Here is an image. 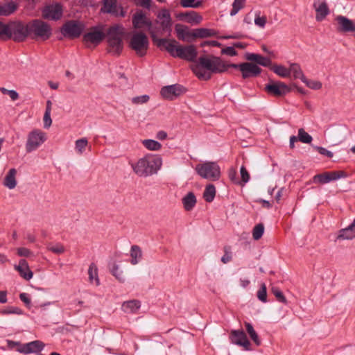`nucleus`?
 <instances>
[{
  "instance_id": "1",
  "label": "nucleus",
  "mask_w": 355,
  "mask_h": 355,
  "mask_svg": "<svg viewBox=\"0 0 355 355\" xmlns=\"http://www.w3.org/2000/svg\"><path fill=\"white\" fill-rule=\"evenodd\" d=\"M162 158L158 155H146L132 164L134 172L141 177H148L155 174L161 168Z\"/></svg>"
},
{
  "instance_id": "2",
  "label": "nucleus",
  "mask_w": 355,
  "mask_h": 355,
  "mask_svg": "<svg viewBox=\"0 0 355 355\" xmlns=\"http://www.w3.org/2000/svg\"><path fill=\"white\" fill-rule=\"evenodd\" d=\"M125 29L122 25L116 24L111 26L107 31V40L109 51L114 55H119L123 50V39Z\"/></svg>"
},
{
  "instance_id": "3",
  "label": "nucleus",
  "mask_w": 355,
  "mask_h": 355,
  "mask_svg": "<svg viewBox=\"0 0 355 355\" xmlns=\"http://www.w3.org/2000/svg\"><path fill=\"white\" fill-rule=\"evenodd\" d=\"M29 35L28 24H24L21 21H12L8 24H3V37L12 39L15 42H22Z\"/></svg>"
},
{
  "instance_id": "4",
  "label": "nucleus",
  "mask_w": 355,
  "mask_h": 355,
  "mask_svg": "<svg viewBox=\"0 0 355 355\" xmlns=\"http://www.w3.org/2000/svg\"><path fill=\"white\" fill-rule=\"evenodd\" d=\"M202 67L205 68L208 79L212 74L222 73L229 69V63L225 62L219 57L216 56H201L198 58Z\"/></svg>"
},
{
  "instance_id": "5",
  "label": "nucleus",
  "mask_w": 355,
  "mask_h": 355,
  "mask_svg": "<svg viewBox=\"0 0 355 355\" xmlns=\"http://www.w3.org/2000/svg\"><path fill=\"white\" fill-rule=\"evenodd\" d=\"M156 32L154 36H152L153 40H155L157 36L162 35L164 33L170 34L172 31V20L170 12L167 9H162L157 15V19L155 24H153Z\"/></svg>"
},
{
  "instance_id": "6",
  "label": "nucleus",
  "mask_w": 355,
  "mask_h": 355,
  "mask_svg": "<svg viewBox=\"0 0 355 355\" xmlns=\"http://www.w3.org/2000/svg\"><path fill=\"white\" fill-rule=\"evenodd\" d=\"M289 66V77H293L294 79L300 80L309 89H321L322 85L320 81L318 80L309 79L304 75V73L297 62H288Z\"/></svg>"
},
{
  "instance_id": "7",
  "label": "nucleus",
  "mask_w": 355,
  "mask_h": 355,
  "mask_svg": "<svg viewBox=\"0 0 355 355\" xmlns=\"http://www.w3.org/2000/svg\"><path fill=\"white\" fill-rule=\"evenodd\" d=\"M196 171L202 178L211 181L218 180L220 178V166L215 162L198 164L196 165Z\"/></svg>"
},
{
  "instance_id": "8",
  "label": "nucleus",
  "mask_w": 355,
  "mask_h": 355,
  "mask_svg": "<svg viewBox=\"0 0 355 355\" xmlns=\"http://www.w3.org/2000/svg\"><path fill=\"white\" fill-rule=\"evenodd\" d=\"M30 35H33L34 38H40L46 40L50 37L52 33L51 27L44 21L35 19L28 23Z\"/></svg>"
},
{
  "instance_id": "9",
  "label": "nucleus",
  "mask_w": 355,
  "mask_h": 355,
  "mask_svg": "<svg viewBox=\"0 0 355 355\" xmlns=\"http://www.w3.org/2000/svg\"><path fill=\"white\" fill-rule=\"evenodd\" d=\"M130 47L140 56L146 55L149 41L146 34L141 32L133 33L130 42Z\"/></svg>"
},
{
  "instance_id": "10",
  "label": "nucleus",
  "mask_w": 355,
  "mask_h": 355,
  "mask_svg": "<svg viewBox=\"0 0 355 355\" xmlns=\"http://www.w3.org/2000/svg\"><path fill=\"white\" fill-rule=\"evenodd\" d=\"M46 135L40 130H33L28 135L26 151L30 153L37 150L45 141Z\"/></svg>"
},
{
  "instance_id": "11",
  "label": "nucleus",
  "mask_w": 355,
  "mask_h": 355,
  "mask_svg": "<svg viewBox=\"0 0 355 355\" xmlns=\"http://www.w3.org/2000/svg\"><path fill=\"white\" fill-rule=\"evenodd\" d=\"M85 28V25L79 21H69L65 23L61 29V33L64 37L75 38L80 35Z\"/></svg>"
},
{
  "instance_id": "12",
  "label": "nucleus",
  "mask_w": 355,
  "mask_h": 355,
  "mask_svg": "<svg viewBox=\"0 0 355 355\" xmlns=\"http://www.w3.org/2000/svg\"><path fill=\"white\" fill-rule=\"evenodd\" d=\"M347 173L344 171H334L317 174L313 177V181L315 183L318 182L324 184L331 181H336L340 178H347Z\"/></svg>"
},
{
  "instance_id": "13",
  "label": "nucleus",
  "mask_w": 355,
  "mask_h": 355,
  "mask_svg": "<svg viewBox=\"0 0 355 355\" xmlns=\"http://www.w3.org/2000/svg\"><path fill=\"white\" fill-rule=\"evenodd\" d=\"M239 69L244 78L256 77L261 72V69L255 64L244 62L242 64H229V69Z\"/></svg>"
},
{
  "instance_id": "14",
  "label": "nucleus",
  "mask_w": 355,
  "mask_h": 355,
  "mask_svg": "<svg viewBox=\"0 0 355 355\" xmlns=\"http://www.w3.org/2000/svg\"><path fill=\"white\" fill-rule=\"evenodd\" d=\"M132 25L135 29H141L146 27L151 37L154 36L156 32L155 28H153L152 21L142 11H139L134 14L132 16Z\"/></svg>"
},
{
  "instance_id": "15",
  "label": "nucleus",
  "mask_w": 355,
  "mask_h": 355,
  "mask_svg": "<svg viewBox=\"0 0 355 355\" xmlns=\"http://www.w3.org/2000/svg\"><path fill=\"white\" fill-rule=\"evenodd\" d=\"M230 340L232 343L243 347L245 350L250 351V342L248 340L246 334L242 329L232 330L230 334Z\"/></svg>"
},
{
  "instance_id": "16",
  "label": "nucleus",
  "mask_w": 355,
  "mask_h": 355,
  "mask_svg": "<svg viewBox=\"0 0 355 355\" xmlns=\"http://www.w3.org/2000/svg\"><path fill=\"white\" fill-rule=\"evenodd\" d=\"M62 7L60 3H55L46 6L42 10L44 18L51 20H58L62 15Z\"/></svg>"
},
{
  "instance_id": "17",
  "label": "nucleus",
  "mask_w": 355,
  "mask_h": 355,
  "mask_svg": "<svg viewBox=\"0 0 355 355\" xmlns=\"http://www.w3.org/2000/svg\"><path fill=\"white\" fill-rule=\"evenodd\" d=\"M45 347L44 343L39 340H33L27 343H22L21 348L18 349V352L23 354H29L32 353L40 354Z\"/></svg>"
},
{
  "instance_id": "18",
  "label": "nucleus",
  "mask_w": 355,
  "mask_h": 355,
  "mask_svg": "<svg viewBox=\"0 0 355 355\" xmlns=\"http://www.w3.org/2000/svg\"><path fill=\"white\" fill-rule=\"evenodd\" d=\"M153 41L156 42L158 47L164 49L172 56H177L180 45L178 44V42L175 40H170L168 39L157 37L155 39V40Z\"/></svg>"
},
{
  "instance_id": "19",
  "label": "nucleus",
  "mask_w": 355,
  "mask_h": 355,
  "mask_svg": "<svg viewBox=\"0 0 355 355\" xmlns=\"http://www.w3.org/2000/svg\"><path fill=\"white\" fill-rule=\"evenodd\" d=\"M105 34L101 28L94 27L89 32L84 35L83 39L87 44L90 43L96 45L103 40Z\"/></svg>"
},
{
  "instance_id": "20",
  "label": "nucleus",
  "mask_w": 355,
  "mask_h": 355,
  "mask_svg": "<svg viewBox=\"0 0 355 355\" xmlns=\"http://www.w3.org/2000/svg\"><path fill=\"white\" fill-rule=\"evenodd\" d=\"M313 8L316 12L315 19L322 21L329 14V9L325 0H314Z\"/></svg>"
},
{
  "instance_id": "21",
  "label": "nucleus",
  "mask_w": 355,
  "mask_h": 355,
  "mask_svg": "<svg viewBox=\"0 0 355 355\" xmlns=\"http://www.w3.org/2000/svg\"><path fill=\"white\" fill-rule=\"evenodd\" d=\"M338 24V30L341 32H354L355 33V24L349 18L338 15L335 18Z\"/></svg>"
},
{
  "instance_id": "22",
  "label": "nucleus",
  "mask_w": 355,
  "mask_h": 355,
  "mask_svg": "<svg viewBox=\"0 0 355 355\" xmlns=\"http://www.w3.org/2000/svg\"><path fill=\"white\" fill-rule=\"evenodd\" d=\"M117 0H103V6L101 8V12L104 13H110L116 16L125 17V12L121 8L118 11L116 6Z\"/></svg>"
},
{
  "instance_id": "23",
  "label": "nucleus",
  "mask_w": 355,
  "mask_h": 355,
  "mask_svg": "<svg viewBox=\"0 0 355 355\" xmlns=\"http://www.w3.org/2000/svg\"><path fill=\"white\" fill-rule=\"evenodd\" d=\"M197 56V51L194 46L190 45L187 46H180L177 54L178 58H180L189 61H195Z\"/></svg>"
},
{
  "instance_id": "24",
  "label": "nucleus",
  "mask_w": 355,
  "mask_h": 355,
  "mask_svg": "<svg viewBox=\"0 0 355 355\" xmlns=\"http://www.w3.org/2000/svg\"><path fill=\"white\" fill-rule=\"evenodd\" d=\"M15 269L19 272L20 276L26 280H30L33 276V272L29 268L28 262L26 259H21L19 261V265H15Z\"/></svg>"
},
{
  "instance_id": "25",
  "label": "nucleus",
  "mask_w": 355,
  "mask_h": 355,
  "mask_svg": "<svg viewBox=\"0 0 355 355\" xmlns=\"http://www.w3.org/2000/svg\"><path fill=\"white\" fill-rule=\"evenodd\" d=\"M19 299L21 302H23L24 303L25 306L29 309L31 308L32 306H34L35 308H36V309L41 308L42 309H45V306L54 303V302H51L41 303V302H40L39 300H35L33 304L31 302V300L30 298L29 294H28L26 293H21L19 294Z\"/></svg>"
},
{
  "instance_id": "26",
  "label": "nucleus",
  "mask_w": 355,
  "mask_h": 355,
  "mask_svg": "<svg viewBox=\"0 0 355 355\" xmlns=\"http://www.w3.org/2000/svg\"><path fill=\"white\" fill-rule=\"evenodd\" d=\"M245 58L248 61L254 62L257 64L265 67H270L272 64V62L270 58L263 57L257 53H246L245 54Z\"/></svg>"
},
{
  "instance_id": "27",
  "label": "nucleus",
  "mask_w": 355,
  "mask_h": 355,
  "mask_svg": "<svg viewBox=\"0 0 355 355\" xmlns=\"http://www.w3.org/2000/svg\"><path fill=\"white\" fill-rule=\"evenodd\" d=\"M355 238V218L347 227L338 231L336 240H351Z\"/></svg>"
},
{
  "instance_id": "28",
  "label": "nucleus",
  "mask_w": 355,
  "mask_h": 355,
  "mask_svg": "<svg viewBox=\"0 0 355 355\" xmlns=\"http://www.w3.org/2000/svg\"><path fill=\"white\" fill-rule=\"evenodd\" d=\"M175 32L178 37L183 41L191 42L194 37H193V31L190 32L188 28L182 24H176L175 27Z\"/></svg>"
},
{
  "instance_id": "29",
  "label": "nucleus",
  "mask_w": 355,
  "mask_h": 355,
  "mask_svg": "<svg viewBox=\"0 0 355 355\" xmlns=\"http://www.w3.org/2000/svg\"><path fill=\"white\" fill-rule=\"evenodd\" d=\"M191 69L193 73L200 80H207L208 79L207 73L206 69L201 64L200 62L198 59L193 61L191 64Z\"/></svg>"
},
{
  "instance_id": "30",
  "label": "nucleus",
  "mask_w": 355,
  "mask_h": 355,
  "mask_svg": "<svg viewBox=\"0 0 355 355\" xmlns=\"http://www.w3.org/2000/svg\"><path fill=\"white\" fill-rule=\"evenodd\" d=\"M182 202L184 209L187 211H190L193 209L196 203L197 199L193 192H188L182 199Z\"/></svg>"
},
{
  "instance_id": "31",
  "label": "nucleus",
  "mask_w": 355,
  "mask_h": 355,
  "mask_svg": "<svg viewBox=\"0 0 355 355\" xmlns=\"http://www.w3.org/2000/svg\"><path fill=\"white\" fill-rule=\"evenodd\" d=\"M270 70L275 73L277 76L283 78H288L289 77V66L288 67L282 64H272L270 67Z\"/></svg>"
},
{
  "instance_id": "32",
  "label": "nucleus",
  "mask_w": 355,
  "mask_h": 355,
  "mask_svg": "<svg viewBox=\"0 0 355 355\" xmlns=\"http://www.w3.org/2000/svg\"><path fill=\"white\" fill-rule=\"evenodd\" d=\"M141 307V302L137 300H132L127 302H124L122 304V310L128 313H135Z\"/></svg>"
},
{
  "instance_id": "33",
  "label": "nucleus",
  "mask_w": 355,
  "mask_h": 355,
  "mask_svg": "<svg viewBox=\"0 0 355 355\" xmlns=\"http://www.w3.org/2000/svg\"><path fill=\"white\" fill-rule=\"evenodd\" d=\"M16 173L17 170L15 168H10L6 175L3 180V185L9 189H13L17 185V180L15 178Z\"/></svg>"
},
{
  "instance_id": "34",
  "label": "nucleus",
  "mask_w": 355,
  "mask_h": 355,
  "mask_svg": "<svg viewBox=\"0 0 355 355\" xmlns=\"http://www.w3.org/2000/svg\"><path fill=\"white\" fill-rule=\"evenodd\" d=\"M187 90H160L162 97L168 101H174L182 96Z\"/></svg>"
},
{
  "instance_id": "35",
  "label": "nucleus",
  "mask_w": 355,
  "mask_h": 355,
  "mask_svg": "<svg viewBox=\"0 0 355 355\" xmlns=\"http://www.w3.org/2000/svg\"><path fill=\"white\" fill-rule=\"evenodd\" d=\"M17 9L15 3L10 1L0 5V15L8 16L13 13Z\"/></svg>"
},
{
  "instance_id": "36",
  "label": "nucleus",
  "mask_w": 355,
  "mask_h": 355,
  "mask_svg": "<svg viewBox=\"0 0 355 355\" xmlns=\"http://www.w3.org/2000/svg\"><path fill=\"white\" fill-rule=\"evenodd\" d=\"M245 327L247 333L248 334L250 338L252 340V341L255 343L257 346H259L261 344V341L254 330L252 324L249 322H245Z\"/></svg>"
},
{
  "instance_id": "37",
  "label": "nucleus",
  "mask_w": 355,
  "mask_h": 355,
  "mask_svg": "<svg viewBox=\"0 0 355 355\" xmlns=\"http://www.w3.org/2000/svg\"><path fill=\"white\" fill-rule=\"evenodd\" d=\"M130 263L133 265L138 263L142 257V252L141 248L137 245H134L131 247L130 250Z\"/></svg>"
},
{
  "instance_id": "38",
  "label": "nucleus",
  "mask_w": 355,
  "mask_h": 355,
  "mask_svg": "<svg viewBox=\"0 0 355 355\" xmlns=\"http://www.w3.org/2000/svg\"><path fill=\"white\" fill-rule=\"evenodd\" d=\"M216 196V187L214 184H209L206 186L203 192V198L207 202H211Z\"/></svg>"
},
{
  "instance_id": "39",
  "label": "nucleus",
  "mask_w": 355,
  "mask_h": 355,
  "mask_svg": "<svg viewBox=\"0 0 355 355\" xmlns=\"http://www.w3.org/2000/svg\"><path fill=\"white\" fill-rule=\"evenodd\" d=\"M109 269L113 276L116 277L120 282H124L125 277L123 271L119 270V266L115 263L109 264Z\"/></svg>"
},
{
  "instance_id": "40",
  "label": "nucleus",
  "mask_w": 355,
  "mask_h": 355,
  "mask_svg": "<svg viewBox=\"0 0 355 355\" xmlns=\"http://www.w3.org/2000/svg\"><path fill=\"white\" fill-rule=\"evenodd\" d=\"M216 35V31L208 28H198L193 31V37L204 38Z\"/></svg>"
},
{
  "instance_id": "41",
  "label": "nucleus",
  "mask_w": 355,
  "mask_h": 355,
  "mask_svg": "<svg viewBox=\"0 0 355 355\" xmlns=\"http://www.w3.org/2000/svg\"><path fill=\"white\" fill-rule=\"evenodd\" d=\"M10 314L23 315L24 311L17 306H8L5 309H0V315H7Z\"/></svg>"
},
{
  "instance_id": "42",
  "label": "nucleus",
  "mask_w": 355,
  "mask_h": 355,
  "mask_svg": "<svg viewBox=\"0 0 355 355\" xmlns=\"http://www.w3.org/2000/svg\"><path fill=\"white\" fill-rule=\"evenodd\" d=\"M142 144L150 150H158L162 148L161 144L153 139H144L142 141Z\"/></svg>"
},
{
  "instance_id": "43",
  "label": "nucleus",
  "mask_w": 355,
  "mask_h": 355,
  "mask_svg": "<svg viewBox=\"0 0 355 355\" xmlns=\"http://www.w3.org/2000/svg\"><path fill=\"white\" fill-rule=\"evenodd\" d=\"M46 248L48 250L52 252L55 254H61L64 253L65 251L64 245L60 243H56L55 244L51 243H49Z\"/></svg>"
},
{
  "instance_id": "44",
  "label": "nucleus",
  "mask_w": 355,
  "mask_h": 355,
  "mask_svg": "<svg viewBox=\"0 0 355 355\" xmlns=\"http://www.w3.org/2000/svg\"><path fill=\"white\" fill-rule=\"evenodd\" d=\"M264 233V225L263 223L256 225L252 230V238L254 240H259Z\"/></svg>"
},
{
  "instance_id": "45",
  "label": "nucleus",
  "mask_w": 355,
  "mask_h": 355,
  "mask_svg": "<svg viewBox=\"0 0 355 355\" xmlns=\"http://www.w3.org/2000/svg\"><path fill=\"white\" fill-rule=\"evenodd\" d=\"M271 293L275 296L277 300L284 304H287L288 301L284 296L283 292L277 286H272L271 288Z\"/></svg>"
},
{
  "instance_id": "46",
  "label": "nucleus",
  "mask_w": 355,
  "mask_h": 355,
  "mask_svg": "<svg viewBox=\"0 0 355 355\" xmlns=\"http://www.w3.org/2000/svg\"><path fill=\"white\" fill-rule=\"evenodd\" d=\"M245 3V0H234L230 15L231 16L236 15L244 7Z\"/></svg>"
},
{
  "instance_id": "47",
  "label": "nucleus",
  "mask_w": 355,
  "mask_h": 355,
  "mask_svg": "<svg viewBox=\"0 0 355 355\" xmlns=\"http://www.w3.org/2000/svg\"><path fill=\"white\" fill-rule=\"evenodd\" d=\"M257 297L258 300L263 303H266L268 302L267 288L265 283H262L261 284V286L257 291Z\"/></svg>"
},
{
  "instance_id": "48",
  "label": "nucleus",
  "mask_w": 355,
  "mask_h": 355,
  "mask_svg": "<svg viewBox=\"0 0 355 355\" xmlns=\"http://www.w3.org/2000/svg\"><path fill=\"white\" fill-rule=\"evenodd\" d=\"M297 138L298 141H300L304 144H310L313 140L312 137L304 131L303 128L299 129Z\"/></svg>"
},
{
  "instance_id": "49",
  "label": "nucleus",
  "mask_w": 355,
  "mask_h": 355,
  "mask_svg": "<svg viewBox=\"0 0 355 355\" xmlns=\"http://www.w3.org/2000/svg\"><path fill=\"white\" fill-rule=\"evenodd\" d=\"M89 278L91 282L94 279L96 285H99V279L98 277L97 268L94 263H91L88 269Z\"/></svg>"
},
{
  "instance_id": "50",
  "label": "nucleus",
  "mask_w": 355,
  "mask_h": 355,
  "mask_svg": "<svg viewBox=\"0 0 355 355\" xmlns=\"http://www.w3.org/2000/svg\"><path fill=\"white\" fill-rule=\"evenodd\" d=\"M187 21L191 24H198L202 21V17L195 12L186 15Z\"/></svg>"
},
{
  "instance_id": "51",
  "label": "nucleus",
  "mask_w": 355,
  "mask_h": 355,
  "mask_svg": "<svg viewBox=\"0 0 355 355\" xmlns=\"http://www.w3.org/2000/svg\"><path fill=\"white\" fill-rule=\"evenodd\" d=\"M240 174L241 179L240 180L241 183H239V184L243 186L250 180V178L248 171L243 165H242L240 168Z\"/></svg>"
},
{
  "instance_id": "52",
  "label": "nucleus",
  "mask_w": 355,
  "mask_h": 355,
  "mask_svg": "<svg viewBox=\"0 0 355 355\" xmlns=\"http://www.w3.org/2000/svg\"><path fill=\"white\" fill-rule=\"evenodd\" d=\"M87 139L86 138H81L76 141L75 148L77 152L82 153L87 145Z\"/></svg>"
},
{
  "instance_id": "53",
  "label": "nucleus",
  "mask_w": 355,
  "mask_h": 355,
  "mask_svg": "<svg viewBox=\"0 0 355 355\" xmlns=\"http://www.w3.org/2000/svg\"><path fill=\"white\" fill-rule=\"evenodd\" d=\"M291 90H266L269 96L282 98L286 96Z\"/></svg>"
},
{
  "instance_id": "54",
  "label": "nucleus",
  "mask_w": 355,
  "mask_h": 355,
  "mask_svg": "<svg viewBox=\"0 0 355 355\" xmlns=\"http://www.w3.org/2000/svg\"><path fill=\"white\" fill-rule=\"evenodd\" d=\"M150 99V97L147 94H144L141 96H138L132 98L131 101L133 104L139 105L147 103Z\"/></svg>"
},
{
  "instance_id": "55",
  "label": "nucleus",
  "mask_w": 355,
  "mask_h": 355,
  "mask_svg": "<svg viewBox=\"0 0 355 355\" xmlns=\"http://www.w3.org/2000/svg\"><path fill=\"white\" fill-rule=\"evenodd\" d=\"M224 252V255L221 257V261L223 263H227L232 259L230 246H225Z\"/></svg>"
},
{
  "instance_id": "56",
  "label": "nucleus",
  "mask_w": 355,
  "mask_h": 355,
  "mask_svg": "<svg viewBox=\"0 0 355 355\" xmlns=\"http://www.w3.org/2000/svg\"><path fill=\"white\" fill-rule=\"evenodd\" d=\"M264 89H288V87L284 83L272 81L266 85Z\"/></svg>"
},
{
  "instance_id": "57",
  "label": "nucleus",
  "mask_w": 355,
  "mask_h": 355,
  "mask_svg": "<svg viewBox=\"0 0 355 355\" xmlns=\"http://www.w3.org/2000/svg\"><path fill=\"white\" fill-rule=\"evenodd\" d=\"M228 177L234 184H239V183H241L240 180L237 178V172L235 168H230L229 169Z\"/></svg>"
},
{
  "instance_id": "58",
  "label": "nucleus",
  "mask_w": 355,
  "mask_h": 355,
  "mask_svg": "<svg viewBox=\"0 0 355 355\" xmlns=\"http://www.w3.org/2000/svg\"><path fill=\"white\" fill-rule=\"evenodd\" d=\"M7 347L9 349H13L16 348V351L18 352V349L21 348L22 343L19 341H15L12 340H6Z\"/></svg>"
},
{
  "instance_id": "59",
  "label": "nucleus",
  "mask_w": 355,
  "mask_h": 355,
  "mask_svg": "<svg viewBox=\"0 0 355 355\" xmlns=\"http://www.w3.org/2000/svg\"><path fill=\"white\" fill-rule=\"evenodd\" d=\"M17 251V255L19 257H29L33 254L29 249L24 247L18 248Z\"/></svg>"
},
{
  "instance_id": "60",
  "label": "nucleus",
  "mask_w": 355,
  "mask_h": 355,
  "mask_svg": "<svg viewBox=\"0 0 355 355\" xmlns=\"http://www.w3.org/2000/svg\"><path fill=\"white\" fill-rule=\"evenodd\" d=\"M254 24L259 28H263L266 24V17H260L257 14L254 18Z\"/></svg>"
},
{
  "instance_id": "61",
  "label": "nucleus",
  "mask_w": 355,
  "mask_h": 355,
  "mask_svg": "<svg viewBox=\"0 0 355 355\" xmlns=\"http://www.w3.org/2000/svg\"><path fill=\"white\" fill-rule=\"evenodd\" d=\"M43 120L44 128H49L52 123L51 112H49V110L44 112Z\"/></svg>"
},
{
  "instance_id": "62",
  "label": "nucleus",
  "mask_w": 355,
  "mask_h": 355,
  "mask_svg": "<svg viewBox=\"0 0 355 355\" xmlns=\"http://www.w3.org/2000/svg\"><path fill=\"white\" fill-rule=\"evenodd\" d=\"M317 151L320 154V155H324V156H327L329 158L332 157L334 154L331 151L326 149L324 147H321V146H316L315 147Z\"/></svg>"
},
{
  "instance_id": "63",
  "label": "nucleus",
  "mask_w": 355,
  "mask_h": 355,
  "mask_svg": "<svg viewBox=\"0 0 355 355\" xmlns=\"http://www.w3.org/2000/svg\"><path fill=\"white\" fill-rule=\"evenodd\" d=\"M223 54L227 55L229 56H235L237 55V52L234 48V46H227L225 49H223L221 51Z\"/></svg>"
},
{
  "instance_id": "64",
  "label": "nucleus",
  "mask_w": 355,
  "mask_h": 355,
  "mask_svg": "<svg viewBox=\"0 0 355 355\" xmlns=\"http://www.w3.org/2000/svg\"><path fill=\"white\" fill-rule=\"evenodd\" d=\"M4 95H8L12 101H16L19 98V94L16 90H1Z\"/></svg>"
}]
</instances>
